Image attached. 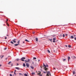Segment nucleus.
Segmentation results:
<instances>
[{"instance_id": "nucleus-1", "label": "nucleus", "mask_w": 76, "mask_h": 76, "mask_svg": "<svg viewBox=\"0 0 76 76\" xmlns=\"http://www.w3.org/2000/svg\"><path fill=\"white\" fill-rule=\"evenodd\" d=\"M30 61V59H28V61L25 60V63L26 64V66H27V67H29V64L28 63H29Z\"/></svg>"}, {"instance_id": "nucleus-2", "label": "nucleus", "mask_w": 76, "mask_h": 76, "mask_svg": "<svg viewBox=\"0 0 76 76\" xmlns=\"http://www.w3.org/2000/svg\"><path fill=\"white\" fill-rule=\"evenodd\" d=\"M43 66H42V67H43V69H44L45 70H48V68H47V67H48V65L47 64L46 65L44 64V63H43Z\"/></svg>"}, {"instance_id": "nucleus-3", "label": "nucleus", "mask_w": 76, "mask_h": 76, "mask_svg": "<svg viewBox=\"0 0 76 76\" xmlns=\"http://www.w3.org/2000/svg\"><path fill=\"white\" fill-rule=\"evenodd\" d=\"M47 76H51V74H50V71H49L47 72L46 75Z\"/></svg>"}, {"instance_id": "nucleus-4", "label": "nucleus", "mask_w": 76, "mask_h": 76, "mask_svg": "<svg viewBox=\"0 0 76 76\" xmlns=\"http://www.w3.org/2000/svg\"><path fill=\"white\" fill-rule=\"evenodd\" d=\"M17 41H18V39H14V40H12V41H13L14 43H16V42H17Z\"/></svg>"}, {"instance_id": "nucleus-5", "label": "nucleus", "mask_w": 76, "mask_h": 76, "mask_svg": "<svg viewBox=\"0 0 76 76\" xmlns=\"http://www.w3.org/2000/svg\"><path fill=\"white\" fill-rule=\"evenodd\" d=\"M25 59V57H22L21 58V60L22 61H25V60H24V59Z\"/></svg>"}, {"instance_id": "nucleus-6", "label": "nucleus", "mask_w": 76, "mask_h": 76, "mask_svg": "<svg viewBox=\"0 0 76 76\" xmlns=\"http://www.w3.org/2000/svg\"><path fill=\"white\" fill-rule=\"evenodd\" d=\"M68 61H69V60L70 59V57L69 56L68 57Z\"/></svg>"}, {"instance_id": "nucleus-7", "label": "nucleus", "mask_w": 76, "mask_h": 76, "mask_svg": "<svg viewBox=\"0 0 76 76\" xmlns=\"http://www.w3.org/2000/svg\"><path fill=\"white\" fill-rule=\"evenodd\" d=\"M45 71H46V72H44V71L43 72L44 73H47V72H48L47 70H45Z\"/></svg>"}, {"instance_id": "nucleus-8", "label": "nucleus", "mask_w": 76, "mask_h": 76, "mask_svg": "<svg viewBox=\"0 0 76 76\" xmlns=\"http://www.w3.org/2000/svg\"><path fill=\"white\" fill-rule=\"evenodd\" d=\"M15 69H17V70H20V68L18 67H16L15 68Z\"/></svg>"}, {"instance_id": "nucleus-9", "label": "nucleus", "mask_w": 76, "mask_h": 76, "mask_svg": "<svg viewBox=\"0 0 76 76\" xmlns=\"http://www.w3.org/2000/svg\"><path fill=\"white\" fill-rule=\"evenodd\" d=\"M70 38H71V39H73V38H74V37H73V36H72L70 37Z\"/></svg>"}, {"instance_id": "nucleus-10", "label": "nucleus", "mask_w": 76, "mask_h": 76, "mask_svg": "<svg viewBox=\"0 0 76 76\" xmlns=\"http://www.w3.org/2000/svg\"><path fill=\"white\" fill-rule=\"evenodd\" d=\"M20 42V40H18L17 42V44L19 45V43Z\"/></svg>"}, {"instance_id": "nucleus-11", "label": "nucleus", "mask_w": 76, "mask_h": 76, "mask_svg": "<svg viewBox=\"0 0 76 76\" xmlns=\"http://www.w3.org/2000/svg\"><path fill=\"white\" fill-rule=\"evenodd\" d=\"M56 37L54 38L53 39V40L54 41H56Z\"/></svg>"}, {"instance_id": "nucleus-12", "label": "nucleus", "mask_w": 76, "mask_h": 76, "mask_svg": "<svg viewBox=\"0 0 76 76\" xmlns=\"http://www.w3.org/2000/svg\"><path fill=\"white\" fill-rule=\"evenodd\" d=\"M73 73V75H75V73H76V72H75V71H73L72 72Z\"/></svg>"}, {"instance_id": "nucleus-13", "label": "nucleus", "mask_w": 76, "mask_h": 76, "mask_svg": "<svg viewBox=\"0 0 76 76\" xmlns=\"http://www.w3.org/2000/svg\"><path fill=\"white\" fill-rule=\"evenodd\" d=\"M31 75H32V76H33V75H35V73H34V72H32V73H31Z\"/></svg>"}, {"instance_id": "nucleus-14", "label": "nucleus", "mask_w": 76, "mask_h": 76, "mask_svg": "<svg viewBox=\"0 0 76 76\" xmlns=\"http://www.w3.org/2000/svg\"><path fill=\"white\" fill-rule=\"evenodd\" d=\"M25 63H23V67H25Z\"/></svg>"}, {"instance_id": "nucleus-15", "label": "nucleus", "mask_w": 76, "mask_h": 76, "mask_svg": "<svg viewBox=\"0 0 76 76\" xmlns=\"http://www.w3.org/2000/svg\"><path fill=\"white\" fill-rule=\"evenodd\" d=\"M38 38H36V41H38Z\"/></svg>"}, {"instance_id": "nucleus-16", "label": "nucleus", "mask_w": 76, "mask_h": 76, "mask_svg": "<svg viewBox=\"0 0 76 76\" xmlns=\"http://www.w3.org/2000/svg\"><path fill=\"white\" fill-rule=\"evenodd\" d=\"M25 41H26V42H29V41L28 40H27V39H25Z\"/></svg>"}, {"instance_id": "nucleus-17", "label": "nucleus", "mask_w": 76, "mask_h": 76, "mask_svg": "<svg viewBox=\"0 0 76 76\" xmlns=\"http://www.w3.org/2000/svg\"><path fill=\"white\" fill-rule=\"evenodd\" d=\"M30 67L31 68V69H34V67L31 66H30Z\"/></svg>"}, {"instance_id": "nucleus-18", "label": "nucleus", "mask_w": 76, "mask_h": 76, "mask_svg": "<svg viewBox=\"0 0 76 76\" xmlns=\"http://www.w3.org/2000/svg\"><path fill=\"white\" fill-rule=\"evenodd\" d=\"M52 51L53 53H55V50L53 49L52 50Z\"/></svg>"}, {"instance_id": "nucleus-19", "label": "nucleus", "mask_w": 76, "mask_h": 76, "mask_svg": "<svg viewBox=\"0 0 76 76\" xmlns=\"http://www.w3.org/2000/svg\"><path fill=\"white\" fill-rule=\"evenodd\" d=\"M24 75L25 76H28V75L26 74H24Z\"/></svg>"}, {"instance_id": "nucleus-20", "label": "nucleus", "mask_w": 76, "mask_h": 76, "mask_svg": "<svg viewBox=\"0 0 76 76\" xmlns=\"http://www.w3.org/2000/svg\"><path fill=\"white\" fill-rule=\"evenodd\" d=\"M19 45L18 44H15L14 45H15V46H18V45Z\"/></svg>"}, {"instance_id": "nucleus-21", "label": "nucleus", "mask_w": 76, "mask_h": 76, "mask_svg": "<svg viewBox=\"0 0 76 76\" xmlns=\"http://www.w3.org/2000/svg\"><path fill=\"white\" fill-rule=\"evenodd\" d=\"M71 47H72V46H71V45H68V48H71Z\"/></svg>"}, {"instance_id": "nucleus-22", "label": "nucleus", "mask_w": 76, "mask_h": 76, "mask_svg": "<svg viewBox=\"0 0 76 76\" xmlns=\"http://www.w3.org/2000/svg\"><path fill=\"white\" fill-rule=\"evenodd\" d=\"M1 58H2L3 57H4V55H1Z\"/></svg>"}, {"instance_id": "nucleus-23", "label": "nucleus", "mask_w": 76, "mask_h": 76, "mask_svg": "<svg viewBox=\"0 0 76 76\" xmlns=\"http://www.w3.org/2000/svg\"><path fill=\"white\" fill-rule=\"evenodd\" d=\"M33 59L34 60H36V59H37V58H36V57H34Z\"/></svg>"}, {"instance_id": "nucleus-24", "label": "nucleus", "mask_w": 76, "mask_h": 76, "mask_svg": "<svg viewBox=\"0 0 76 76\" xmlns=\"http://www.w3.org/2000/svg\"><path fill=\"white\" fill-rule=\"evenodd\" d=\"M48 53H50V50H48Z\"/></svg>"}, {"instance_id": "nucleus-25", "label": "nucleus", "mask_w": 76, "mask_h": 76, "mask_svg": "<svg viewBox=\"0 0 76 76\" xmlns=\"http://www.w3.org/2000/svg\"><path fill=\"white\" fill-rule=\"evenodd\" d=\"M12 63V62L11 61H10L9 63H8V64H10V63Z\"/></svg>"}, {"instance_id": "nucleus-26", "label": "nucleus", "mask_w": 76, "mask_h": 76, "mask_svg": "<svg viewBox=\"0 0 76 76\" xmlns=\"http://www.w3.org/2000/svg\"><path fill=\"white\" fill-rule=\"evenodd\" d=\"M59 37H62V35L60 34V35H59Z\"/></svg>"}, {"instance_id": "nucleus-27", "label": "nucleus", "mask_w": 76, "mask_h": 76, "mask_svg": "<svg viewBox=\"0 0 76 76\" xmlns=\"http://www.w3.org/2000/svg\"><path fill=\"white\" fill-rule=\"evenodd\" d=\"M11 44H14V43H13V42H12V41L11 42Z\"/></svg>"}, {"instance_id": "nucleus-28", "label": "nucleus", "mask_w": 76, "mask_h": 76, "mask_svg": "<svg viewBox=\"0 0 76 76\" xmlns=\"http://www.w3.org/2000/svg\"><path fill=\"white\" fill-rule=\"evenodd\" d=\"M66 60V59H63V61H65Z\"/></svg>"}, {"instance_id": "nucleus-29", "label": "nucleus", "mask_w": 76, "mask_h": 76, "mask_svg": "<svg viewBox=\"0 0 76 76\" xmlns=\"http://www.w3.org/2000/svg\"><path fill=\"white\" fill-rule=\"evenodd\" d=\"M65 37V35H64V34H63V37Z\"/></svg>"}, {"instance_id": "nucleus-30", "label": "nucleus", "mask_w": 76, "mask_h": 76, "mask_svg": "<svg viewBox=\"0 0 76 76\" xmlns=\"http://www.w3.org/2000/svg\"><path fill=\"white\" fill-rule=\"evenodd\" d=\"M52 39H50L49 40L51 41V42H52Z\"/></svg>"}, {"instance_id": "nucleus-31", "label": "nucleus", "mask_w": 76, "mask_h": 76, "mask_svg": "<svg viewBox=\"0 0 76 76\" xmlns=\"http://www.w3.org/2000/svg\"><path fill=\"white\" fill-rule=\"evenodd\" d=\"M17 61H19V58H17L16 59Z\"/></svg>"}, {"instance_id": "nucleus-32", "label": "nucleus", "mask_w": 76, "mask_h": 76, "mask_svg": "<svg viewBox=\"0 0 76 76\" xmlns=\"http://www.w3.org/2000/svg\"><path fill=\"white\" fill-rule=\"evenodd\" d=\"M7 26H9V24L7 23Z\"/></svg>"}, {"instance_id": "nucleus-33", "label": "nucleus", "mask_w": 76, "mask_h": 76, "mask_svg": "<svg viewBox=\"0 0 76 76\" xmlns=\"http://www.w3.org/2000/svg\"><path fill=\"white\" fill-rule=\"evenodd\" d=\"M41 72H40V73H38L37 74L38 75H41Z\"/></svg>"}, {"instance_id": "nucleus-34", "label": "nucleus", "mask_w": 76, "mask_h": 76, "mask_svg": "<svg viewBox=\"0 0 76 76\" xmlns=\"http://www.w3.org/2000/svg\"><path fill=\"white\" fill-rule=\"evenodd\" d=\"M14 74H15V75H16V73H15V72H14Z\"/></svg>"}, {"instance_id": "nucleus-35", "label": "nucleus", "mask_w": 76, "mask_h": 76, "mask_svg": "<svg viewBox=\"0 0 76 76\" xmlns=\"http://www.w3.org/2000/svg\"><path fill=\"white\" fill-rule=\"evenodd\" d=\"M74 37H76V35H74Z\"/></svg>"}, {"instance_id": "nucleus-36", "label": "nucleus", "mask_w": 76, "mask_h": 76, "mask_svg": "<svg viewBox=\"0 0 76 76\" xmlns=\"http://www.w3.org/2000/svg\"><path fill=\"white\" fill-rule=\"evenodd\" d=\"M5 39H7V37H5Z\"/></svg>"}, {"instance_id": "nucleus-37", "label": "nucleus", "mask_w": 76, "mask_h": 76, "mask_svg": "<svg viewBox=\"0 0 76 76\" xmlns=\"http://www.w3.org/2000/svg\"><path fill=\"white\" fill-rule=\"evenodd\" d=\"M56 42V41H55V40L53 41V42Z\"/></svg>"}, {"instance_id": "nucleus-38", "label": "nucleus", "mask_w": 76, "mask_h": 76, "mask_svg": "<svg viewBox=\"0 0 76 76\" xmlns=\"http://www.w3.org/2000/svg\"><path fill=\"white\" fill-rule=\"evenodd\" d=\"M10 76H12V75L11 74H10Z\"/></svg>"}, {"instance_id": "nucleus-39", "label": "nucleus", "mask_w": 76, "mask_h": 76, "mask_svg": "<svg viewBox=\"0 0 76 76\" xmlns=\"http://www.w3.org/2000/svg\"><path fill=\"white\" fill-rule=\"evenodd\" d=\"M73 57L74 58H76V57L73 56Z\"/></svg>"}, {"instance_id": "nucleus-40", "label": "nucleus", "mask_w": 76, "mask_h": 76, "mask_svg": "<svg viewBox=\"0 0 76 76\" xmlns=\"http://www.w3.org/2000/svg\"><path fill=\"white\" fill-rule=\"evenodd\" d=\"M74 39H75V40H76V37Z\"/></svg>"}, {"instance_id": "nucleus-41", "label": "nucleus", "mask_w": 76, "mask_h": 76, "mask_svg": "<svg viewBox=\"0 0 76 76\" xmlns=\"http://www.w3.org/2000/svg\"><path fill=\"white\" fill-rule=\"evenodd\" d=\"M53 69H54L55 70H56V69L55 68L53 67Z\"/></svg>"}, {"instance_id": "nucleus-42", "label": "nucleus", "mask_w": 76, "mask_h": 76, "mask_svg": "<svg viewBox=\"0 0 76 76\" xmlns=\"http://www.w3.org/2000/svg\"><path fill=\"white\" fill-rule=\"evenodd\" d=\"M19 74L20 75H22V74L20 73H19Z\"/></svg>"}, {"instance_id": "nucleus-43", "label": "nucleus", "mask_w": 76, "mask_h": 76, "mask_svg": "<svg viewBox=\"0 0 76 76\" xmlns=\"http://www.w3.org/2000/svg\"><path fill=\"white\" fill-rule=\"evenodd\" d=\"M66 36H67V34H65Z\"/></svg>"}, {"instance_id": "nucleus-44", "label": "nucleus", "mask_w": 76, "mask_h": 76, "mask_svg": "<svg viewBox=\"0 0 76 76\" xmlns=\"http://www.w3.org/2000/svg\"><path fill=\"white\" fill-rule=\"evenodd\" d=\"M32 64H34V62H33Z\"/></svg>"}, {"instance_id": "nucleus-45", "label": "nucleus", "mask_w": 76, "mask_h": 76, "mask_svg": "<svg viewBox=\"0 0 76 76\" xmlns=\"http://www.w3.org/2000/svg\"><path fill=\"white\" fill-rule=\"evenodd\" d=\"M65 47H67V45H65Z\"/></svg>"}, {"instance_id": "nucleus-46", "label": "nucleus", "mask_w": 76, "mask_h": 76, "mask_svg": "<svg viewBox=\"0 0 76 76\" xmlns=\"http://www.w3.org/2000/svg\"><path fill=\"white\" fill-rule=\"evenodd\" d=\"M17 66H18V65H19V64H17Z\"/></svg>"}, {"instance_id": "nucleus-47", "label": "nucleus", "mask_w": 76, "mask_h": 76, "mask_svg": "<svg viewBox=\"0 0 76 76\" xmlns=\"http://www.w3.org/2000/svg\"><path fill=\"white\" fill-rule=\"evenodd\" d=\"M4 50H6V49H7V48H4Z\"/></svg>"}, {"instance_id": "nucleus-48", "label": "nucleus", "mask_w": 76, "mask_h": 76, "mask_svg": "<svg viewBox=\"0 0 76 76\" xmlns=\"http://www.w3.org/2000/svg\"><path fill=\"white\" fill-rule=\"evenodd\" d=\"M1 64H0V67H1Z\"/></svg>"}, {"instance_id": "nucleus-49", "label": "nucleus", "mask_w": 76, "mask_h": 76, "mask_svg": "<svg viewBox=\"0 0 76 76\" xmlns=\"http://www.w3.org/2000/svg\"><path fill=\"white\" fill-rule=\"evenodd\" d=\"M23 42V44H24L25 43V42Z\"/></svg>"}, {"instance_id": "nucleus-50", "label": "nucleus", "mask_w": 76, "mask_h": 76, "mask_svg": "<svg viewBox=\"0 0 76 76\" xmlns=\"http://www.w3.org/2000/svg\"><path fill=\"white\" fill-rule=\"evenodd\" d=\"M7 21H8V19H7Z\"/></svg>"}, {"instance_id": "nucleus-51", "label": "nucleus", "mask_w": 76, "mask_h": 76, "mask_svg": "<svg viewBox=\"0 0 76 76\" xmlns=\"http://www.w3.org/2000/svg\"><path fill=\"white\" fill-rule=\"evenodd\" d=\"M15 72H16V70H15Z\"/></svg>"}, {"instance_id": "nucleus-52", "label": "nucleus", "mask_w": 76, "mask_h": 76, "mask_svg": "<svg viewBox=\"0 0 76 76\" xmlns=\"http://www.w3.org/2000/svg\"><path fill=\"white\" fill-rule=\"evenodd\" d=\"M12 65H13V64H11V66H12Z\"/></svg>"}, {"instance_id": "nucleus-53", "label": "nucleus", "mask_w": 76, "mask_h": 76, "mask_svg": "<svg viewBox=\"0 0 76 76\" xmlns=\"http://www.w3.org/2000/svg\"><path fill=\"white\" fill-rule=\"evenodd\" d=\"M38 61H40V60H38Z\"/></svg>"}, {"instance_id": "nucleus-54", "label": "nucleus", "mask_w": 76, "mask_h": 76, "mask_svg": "<svg viewBox=\"0 0 76 76\" xmlns=\"http://www.w3.org/2000/svg\"><path fill=\"white\" fill-rule=\"evenodd\" d=\"M41 67L42 69V66H41Z\"/></svg>"}, {"instance_id": "nucleus-55", "label": "nucleus", "mask_w": 76, "mask_h": 76, "mask_svg": "<svg viewBox=\"0 0 76 76\" xmlns=\"http://www.w3.org/2000/svg\"><path fill=\"white\" fill-rule=\"evenodd\" d=\"M7 36H9V35H7Z\"/></svg>"}, {"instance_id": "nucleus-56", "label": "nucleus", "mask_w": 76, "mask_h": 76, "mask_svg": "<svg viewBox=\"0 0 76 76\" xmlns=\"http://www.w3.org/2000/svg\"><path fill=\"white\" fill-rule=\"evenodd\" d=\"M7 58H6V60H7Z\"/></svg>"}, {"instance_id": "nucleus-57", "label": "nucleus", "mask_w": 76, "mask_h": 76, "mask_svg": "<svg viewBox=\"0 0 76 76\" xmlns=\"http://www.w3.org/2000/svg\"><path fill=\"white\" fill-rule=\"evenodd\" d=\"M0 57H1V56L0 55Z\"/></svg>"}, {"instance_id": "nucleus-58", "label": "nucleus", "mask_w": 76, "mask_h": 76, "mask_svg": "<svg viewBox=\"0 0 76 76\" xmlns=\"http://www.w3.org/2000/svg\"><path fill=\"white\" fill-rule=\"evenodd\" d=\"M72 41H73V40Z\"/></svg>"}, {"instance_id": "nucleus-59", "label": "nucleus", "mask_w": 76, "mask_h": 76, "mask_svg": "<svg viewBox=\"0 0 76 76\" xmlns=\"http://www.w3.org/2000/svg\"><path fill=\"white\" fill-rule=\"evenodd\" d=\"M75 76H76V75H75Z\"/></svg>"}]
</instances>
